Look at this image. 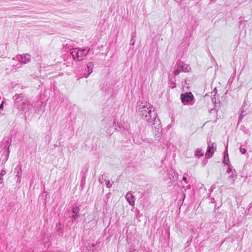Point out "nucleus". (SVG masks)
Returning <instances> with one entry per match:
<instances>
[{
  "mask_svg": "<svg viewBox=\"0 0 252 252\" xmlns=\"http://www.w3.org/2000/svg\"><path fill=\"white\" fill-rule=\"evenodd\" d=\"M136 110L139 115L149 123H153L157 118V115L155 112L153 106L147 101L142 100L138 102Z\"/></svg>",
  "mask_w": 252,
  "mask_h": 252,
  "instance_id": "1",
  "label": "nucleus"
},
{
  "mask_svg": "<svg viewBox=\"0 0 252 252\" xmlns=\"http://www.w3.org/2000/svg\"><path fill=\"white\" fill-rule=\"evenodd\" d=\"M90 49L86 48H73L71 50L70 54L73 58L78 61H82L88 54Z\"/></svg>",
  "mask_w": 252,
  "mask_h": 252,
  "instance_id": "2",
  "label": "nucleus"
},
{
  "mask_svg": "<svg viewBox=\"0 0 252 252\" xmlns=\"http://www.w3.org/2000/svg\"><path fill=\"white\" fill-rule=\"evenodd\" d=\"M226 173L228 174V179L231 184H234L237 178V175L235 170H233L231 166H229L226 170Z\"/></svg>",
  "mask_w": 252,
  "mask_h": 252,
  "instance_id": "3",
  "label": "nucleus"
},
{
  "mask_svg": "<svg viewBox=\"0 0 252 252\" xmlns=\"http://www.w3.org/2000/svg\"><path fill=\"white\" fill-rule=\"evenodd\" d=\"M216 150L215 145L214 143L210 142L208 144V149L205 154V156L207 158H210L212 157L213 153Z\"/></svg>",
  "mask_w": 252,
  "mask_h": 252,
  "instance_id": "4",
  "label": "nucleus"
},
{
  "mask_svg": "<svg viewBox=\"0 0 252 252\" xmlns=\"http://www.w3.org/2000/svg\"><path fill=\"white\" fill-rule=\"evenodd\" d=\"M16 59L22 63H26L31 60V55L29 54H25L23 55H19L16 57Z\"/></svg>",
  "mask_w": 252,
  "mask_h": 252,
  "instance_id": "5",
  "label": "nucleus"
},
{
  "mask_svg": "<svg viewBox=\"0 0 252 252\" xmlns=\"http://www.w3.org/2000/svg\"><path fill=\"white\" fill-rule=\"evenodd\" d=\"M126 198L128 201L129 205L132 207L134 206V197L131 192H129L126 194Z\"/></svg>",
  "mask_w": 252,
  "mask_h": 252,
  "instance_id": "6",
  "label": "nucleus"
},
{
  "mask_svg": "<svg viewBox=\"0 0 252 252\" xmlns=\"http://www.w3.org/2000/svg\"><path fill=\"white\" fill-rule=\"evenodd\" d=\"M227 148H228V144H227L226 148H225L226 149H225V151L224 152V159H223V163L224 164L227 165L228 167H229V166H231V165L229 164V156H228V154L227 152Z\"/></svg>",
  "mask_w": 252,
  "mask_h": 252,
  "instance_id": "7",
  "label": "nucleus"
},
{
  "mask_svg": "<svg viewBox=\"0 0 252 252\" xmlns=\"http://www.w3.org/2000/svg\"><path fill=\"white\" fill-rule=\"evenodd\" d=\"M194 95H181V100L182 103L191 101L193 100Z\"/></svg>",
  "mask_w": 252,
  "mask_h": 252,
  "instance_id": "8",
  "label": "nucleus"
},
{
  "mask_svg": "<svg viewBox=\"0 0 252 252\" xmlns=\"http://www.w3.org/2000/svg\"><path fill=\"white\" fill-rule=\"evenodd\" d=\"M182 71L184 72H189L191 70V67L188 64L183 63H180Z\"/></svg>",
  "mask_w": 252,
  "mask_h": 252,
  "instance_id": "9",
  "label": "nucleus"
},
{
  "mask_svg": "<svg viewBox=\"0 0 252 252\" xmlns=\"http://www.w3.org/2000/svg\"><path fill=\"white\" fill-rule=\"evenodd\" d=\"M87 67L88 70V73L86 76V78H87L89 76V75H90L92 73V72L93 71V69L94 67L93 63L92 62L88 63L87 65Z\"/></svg>",
  "mask_w": 252,
  "mask_h": 252,
  "instance_id": "10",
  "label": "nucleus"
},
{
  "mask_svg": "<svg viewBox=\"0 0 252 252\" xmlns=\"http://www.w3.org/2000/svg\"><path fill=\"white\" fill-rule=\"evenodd\" d=\"M16 172V177H17V183H20L21 181V172H22V169L21 167L17 169V171Z\"/></svg>",
  "mask_w": 252,
  "mask_h": 252,
  "instance_id": "11",
  "label": "nucleus"
},
{
  "mask_svg": "<svg viewBox=\"0 0 252 252\" xmlns=\"http://www.w3.org/2000/svg\"><path fill=\"white\" fill-rule=\"evenodd\" d=\"M182 72H183L182 67H181V65L180 63H179V64L177 67V69L174 71V75H177Z\"/></svg>",
  "mask_w": 252,
  "mask_h": 252,
  "instance_id": "12",
  "label": "nucleus"
},
{
  "mask_svg": "<svg viewBox=\"0 0 252 252\" xmlns=\"http://www.w3.org/2000/svg\"><path fill=\"white\" fill-rule=\"evenodd\" d=\"M6 174V171L4 170H1L0 173V183L3 182V176Z\"/></svg>",
  "mask_w": 252,
  "mask_h": 252,
  "instance_id": "13",
  "label": "nucleus"
},
{
  "mask_svg": "<svg viewBox=\"0 0 252 252\" xmlns=\"http://www.w3.org/2000/svg\"><path fill=\"white\" fill-rule=\"evenodd\" d=\"M201 150L200 149H197L194 153V155L196 156L202 157L203 156V154L201 153Z\"/></svg>",
  "mask_w": 252,
  "mask_h": 252,
  "instance_id": "14",
  "label": "nucleus"
},
{
  "mask_svg": "<svg viewBox=\"0 0 252 252\" xmlns=\"http://www.w3.org/2000/svg\"><path fill=\"white\" fill-rule=\"evenodd\" d=\"M72 213L75 214V216H72V217L75 218L77 214L79 212V209L77 207H74L72 210Z\"/></svg>",
  "mask_w": 252,
  "mask_h": 252,
  "instance_id": "15",
  "label": "nucleus"
},
{
  "mask_svg": "<svg viewBox=\"0 0 252 252\" xmlns=\"http://www.w3.org/2000/svg\"><path fill=\"white\" fill-rule=\"evenodd\" d=\"M247 114L246 111H245L244 109L242 110L241 112V114L239 117V121L241 120L243 117Z\"/></svg>",
  "mask_w": 252,
  "mask_h": 252,
  "instance_id": "16",
  "label": "nucleus"
},
{
  "mask_svg": "<svg viewBox=\"0 0 252 252\" xmlns=\"http://www.w3.org/2000/svg\"><path fill=\"white\" fill-rule=\"evenodd\" d=\"M105 184L107 188H109L111 187V184L110 183V181L109 180L105 181Z\"/></svg>",
  "mask_w": 252,
  "mask_h": 252,
  "instance_id": "17",
  "label": "nucleus"
},
{
  "mask_svg": "<svg viewBox=\"0 0 252 252\" xmlns=\"http://www.w3.org/2000/svg\"><path fill=\"white\" fill-rule=\"evenodd\" d=\"M240 151L242 154H245L246 153V150L241 147L240 148Z\"/></svg>",
  "mask_w": 252,
  "mask_h": 252,
  "instance_id": "18",
  "label": "nucleus"
},
{
  "mask_svg": "<svg viewBox=\"0 0 252 252\" xmlns=\"http://www.w3.org/2000/svg\"><path fill=\"white\" fill-rule=\"evenodd\" d=\"M3 101H2L0 105V109H3Z\"/></svg>",
  "mask_w": 252,
  "mask_h": 252,
  "instance_id": "19",
  "label": "nucleus"
},
{
  "mask_svg": "<svg viewBox=\"0 0 252 252\" xmlns=\"http://www.w3.org/2000/svg\"><path fill=\"white\" fill-rule=\"evenodd\" d=\"M186 94V95H187V94H192L191 93L189 92V93H186L185 94Z\"/></svg>",
  "mask_w": 252,
  "mask_h": 252,
  "instance_id": "20",
  "label": "nucleus"
},
{
  "mask_svg": "<svg viewBox=\"0 0 252 252\" xmlns=\"http://www.w3.org/2000/svg\"><path fill=\"white\" fill-rule=\"evenodd\" d=\"M134 43H135V42H134V41H131V42H130V44H131V45H133L134 44Z\"/></svg>",
  "mask_w": 252,
  "mask_h": 252,
  "instance_id": "21",
  "label": "nucleus"
},
{
  "mask_svg": "<svg viewBox=\"0 0 252 252\" xmlns=\"http://www.w3.org/2000/svg\"><path fill=\"white\" fill-rule=\"evenodd\" d=\"M183 180L184 181H186L187 180V178L186 177H184L183 178Z\"/></svg>",
  "mask_w": 252,
  "mask_h": 252,
  "instance_id": "22",
  "label": "nucleus"
}]
</instances>
